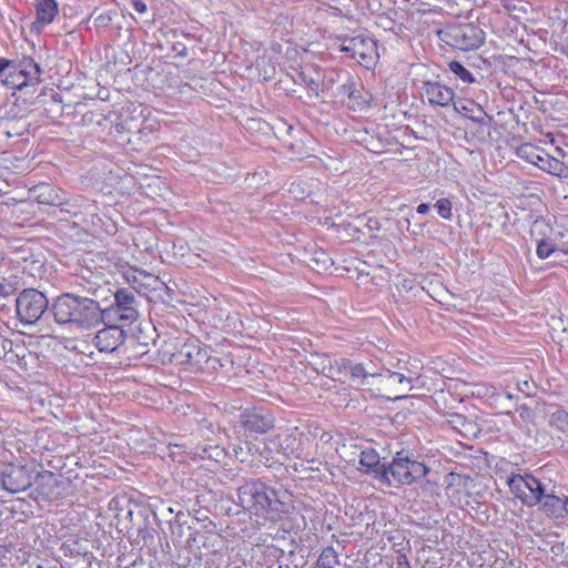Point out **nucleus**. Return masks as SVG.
<instances>
[{"mask_svg":"<svg viewBox=\"0 0 568 568\" xmlns=\"http://www.w3.org/2000/svg\"><path fill=\"white\" fill-rule=\"evenodd\" d=\"M564 504H565V517L568 515V496L565 497V500H564Z\"/></svg>","mask_w":568,"mask_h":568,"instance_id":"45","label":"nucleus"},{"mask_svg":"<svg viewBox=\"0 0 568 568\" xmlns=\"http://www.w3.org/2000/svg\"><path fill=\"white\" fill-rule=\"evenodd\" d=\"M554 230L542 216L537 217L530 227V236L537 242L552 239Z\"/></svg>","mask_w":568,"mask_h":568,"instance_id":"30","label":"nucleus"},{"mask_svg":"<svg viewBox=\"0 0 568 568\" xmlns=\"http://www.w3.org/2000/svg\"><path fill=\"white\" fill-rule=\"evenodd\" d=\"M406 224H407V230L409 229V225H410V220L409 219H406L405 220Z\"/></svg>","mask_w":568,"mask_h":568,"instance_id":"53","label":"nucleus"},{"mask_svg":"<svg viewBox=\"0 0 568 568\" xmlns=\"http://www.w3.org/2000/svg\"><path fill=\"white\" fill-rule=\"evenodd\" d=\"M396 564L402 568H410L409 560L405 554H398L396 557Z\"/></svg>","mask_w":568,"mask_h":568,"instance_id":"39","label":"nucleus"},{"mask_svg":"<svg viewBox=\"0 0 568 568\" xmlns=\"http://www.w3.org/2000/svg\"><path fill=\"white\" fill-rule=\"evenodd\" d=\"M180 355L183 362L197 366L209 361L207 348H203L196 344H184Z\"/></svg>","mask_w":568,"mask_h":568,"instance_id":"26","label":"nucleus"},{"mask_svg":"<svg viewBox=\"0 0 568 568\" xmlns=\"http://www.w3.org/2000/svg\"><path fill=\"white\" fill-rule=\"evenodd\" d=\"M513 398H514V396L509 392H503V393L497 394V400L506 399L508 402H511Z\"/></svg>","mask_w":568,"mask_h":568,"instance_id":"43","label":"nucleus"},{"mask_svg":"<svg viewBox=\"0 0 568 568\" xmlns=\"http://www.w3.org/2000/svg\"><path fill=\"white\" fill-rule=\"evenodd\" d=\"M485 132H488V126H484V128H480L478 129V133H481L484 134Z\"/></svg>","mask_w":568,"mask_h":568,"instance_id":"46","label":"nucleus"},{"mask_svg":"<svg viewBox=\"0 0 568 568\" xmlns=\"http://www.w3.org/2000/svg\"><path fill=\"white\" fill-rule=\"evenodd\" d=\"M338 565V554L333 546L324 548L316 561L318 568H334Z\"/></svg>","mask_w":568,"mask_h":568,"instance_id":"33","label":"nucleus"},{"mask_svg":"<svg viewBox=\"0 0 568 568\" xmlns=\"http://www.w3.org/2000/svg\"><path fill=\"white\" fill-rule=\"evenodd\" d=\"M339 93L347 95V106L356 112H364L371 108L372 94L357 85L353 78L346 73V80L339 89Z\"/></svg>","mask_w":568,"mask_h":568,"instance_id":"17","label":"nucleus"},{"mask_svg":"<svg viewBox=\"0 0 568 568\" xmlns=\"http://www.w3.org/2000/svg\"><path fill=\"white\" fill-rule=\"evenodd\" d=\"M444 40L453 48L470 51L485 42V32L474 23L455 24L444 31Z\"/></svg>","mask_w":568,"mask_h":568,"instance_id":"9","label":"nucleus"},{"mask_svg":"<svg viewBox=\"0 0 568 568\" xmlns=\"http://www.w3.org/2000/svg\"><path fill=\"white\" fill-rule=\"evenodd\" d=\"M275 418L265 407H253L241 414V424L246 432L265 434L274 427Z\"/></svg>","mask_w":568,"mask_h":568,"instance_id":"14","label":"nucleus"},{"mask_svg":"<svg viewBox=\"0 0 568 568\" xmlns=\"http://www.w3.org/2000/svg\"><path fill=\"white\" fill-rule=\"evenodd\" d=\"M186 523V515L183 511H178L174 518V524H178V531H172L173 535H178L179 538L182 537V525Z\"/></svg>","mask_w":568,"mask_h":568,"instance_id":"36","label":"nucleus"},{"mask_svg":"<svg viewBox=\"0 0 568 568\" xmlns=\"http://www.w3.org/2000/svg\"><path fill=\"white\" fill-rule=\"evenodd\" d=\"M455 110L478 126H489L493 118L487 114L483 106L473 100H462L454 103Z\"/></svg>","mask_w":568,"mask_h":568,"instance_id":"23","label":"nucleus"},{"mask_svg":"<svg viewBox=\"0 0 568 568\" xmlns=\"http://www.w3.org/2000/svg\"><path fill=\"white\" fill-rule=\"evenodd\" d=\"M406 396L405 395H396L394 397V400H398V399H402V398H405Z\"/></svg>","mask_w":568,"mask_h":568,"instance_id":"50","label":"nucleus"},{"mask_svg":"<svg viewBox=\"0 0 568 568\" xmlns=\"http://www.w3.org/2000/svg\"><path fill=\"white\" fill-rule=\"evenodd\" d=\"M523 384H524L523 387L521 386L518 387L519 390H521V392L524 390V388H526V386H528V382H524Z\"/></svg>","mask_w":568,"mask_h":568,"instance_id":"48","label":"nucleus"},{"mask_svg":"<svg viewBox=\"0 0 568 568\" xmlns=\"http://www.w3.org/2000/svg\"><path fill=\"white\" fill-rule=\"evenodd\" d=\"M105 320H118L131 324L138 316V301L131 288H119L114 293V304L105 307Z\"/></svg>","mask_w":568,"mask_h":568,"instance_id":"11","label":"nucleus"},{"mask_svg":"<svg viewBox=\"0 0 568 568\" xmlns=\"http://www.w3.org/2000/svg\"><path fill=\"white\" fill-rule=\"evenodd\" d=\"M131 6L136 12L141 14L148 12V4L143 0H131Z\"/></svg>","mask_w":568,"mask_h":568,"instance_id":"37","label":"nucleus"},{"mask_svg":"<svg viewBox=\"0 0 568 568\" xmlns=\"http://www.w3.org/2000/svg\"><path fill=\"white\" fill-rule=\"evenodd\" d=\"M9 549L6 545H0V561L7 558Z\"/></svg>","mask_w":568,"mask_h":568,"instance_id":"44","label":"nucleus"},{"mask_svg":"<svg viewBox=\"0 0 568 568\" xmlns=\"http://www.w3.org/2000/svg\"><path fill=\"white\" fill-rule=\"evenodd\" d=\"M204 568H219V567H213V566H212L211 564H209V562H205V566H204Z\"/></svg>","mask_w":568,"mask_h":568,"instance_id":"52","label":"nucleus"},{"mask_svg":"<svg viewBox=\"0 0 568 568\" xmlns=\"http://www.w3.org/2000/svg\"><path fill=\"white\" fill-rule=\"evenodd\" d=\"M6 68L19 70L24 77L23 83L36 87L41 82L42 70L31 57H22L18 60L0 57V72L7 70Z\"/></svg>","mask_w":568,"mask_h":568,"instance_id":"16","label":"nucleus"},{"mask_svg":"<svg viewBox=\"0 0 568 568\" xmlns=\"http://www.w3.org/2000/svg\"><path fill=\"white\" fill-rule=\"evenodd\" d=\"M523 384H524L523 387L521 386L518 387L519 390H521V392L524 390V388H526V386H528V382H524Z\"/></svg>","mask_w":568,"mask_h":568,"instance_id":"47","label":"nucleus"},{"mask_svg":"<svg viewBox=\"0 0 568 568\" xmlns=\"http://www.w3.org/2000/svg\"><path fill=\"white\" fill-rule=\"evenodd\" d=\"M63 202L64 203L63 206H61V211H64L74 217H77L79 214H82L83 212H89L90 209L94 206L92 203H90L82 196L68 199L65 192Z\"/></svg>","mask_w":568,"mask_h":568,"instance_id":"29","label":"nucleus"},{"mask_svg":"<svg viewBox=\"0 0 568 568\" xmlns=\"http://www.w3.org/2000/svg\"><path fill=\"white\" fill-rule=\"evenodd\" d=\"M429 468L413 454L398 452L387 464L386 475L392 480V487L410 486L424 479Z\"/></svg>","mask_w":568,"mask_h":568,"instance_id":"4","label":"nucleus"},{"mask_svg":"<svg viewBox=\"0 0 568 568\" xmlns=\"http://www.w3.org/2000/svg\"><path fill=\"white\" fill-rule=\"evenodd\" d=\"M90 292H91V294H92L93 296H97V295H98V290H97V288H94V290H90Z\"/></svg>","mask_w":568,"mask_h":568,"instance_id":"51","label":"nucleus"},{"mask_svg":"<svg viewBox=\"0 0 568 568\" xmlns=\"http://www.w3.org/2000/svg\"><path fill=\"white\" fill-rule=\"evenodd\" d=\"M216 449H217V447H211L210 446L207 448L206 446H204V447L201 448V452L196 450L194 454L197 455L202 459H204V458H212L213 455H212L211 450H216Z\"/></svg>","mask_w":568,"mask_h":568,"instance_id":"38","label":"nucleus"},{"mask_svg":"<svg viewBox=\"0 0 568 568\" xmlns=\"http://www.w3.org/2000/svg\"><path fill=\"white\" fill-rule=\"evenodd\" d=\"M30 126L28 113L19 114L13 108L0 120V129L7 138H23L29 134Z\"/></svg>","mask_w":568,"mask_h":568,"instance_id":"19","label":"nucleus"},{"mask_svg":"<svg viewBox=\"0 0 568 568\" xmlns=\"http://www.w3.org/2000/svg\"><path fill=\"white\" fill-rule=\"evenodd\" d=\"M36 21L31 29L40 32L44 27L51 24L59 13V3L57 0H34Z\"/></svg>","mask_w":568,"mask_h":568,"instance_id":"21","label":"nucleus"},{"mask_svg":"<svg viewBox=\"0 0 568 568\" xmlns=\"http://www.w3.org/2000/svg\"><path fill=\"white\" fill-rule=\"evenodd\" d=\"M536 243H537L536 254L541 260L548 258L549 256H551L552 254H556V253L568 254V248L567 250L558 248L555 240H552V239L537 241Z\"/></svg>","mask_w":568,"mask_h":568,"instance_id":"32","label":"nucleus"},{"mask_svg":"<svg viewBox=\"0 0 568 568\" xmlns=\"http://www.w3.org/2000/svg\"><path fill=\"white\" fill-rule=\"evenodd\" d=\"M32 196L40 204H47L52 206H63L64 191L60 187H54L50 184L42 183L36 185L31 190Z\"/></svg>","mask_w":568,"mask_h":568,"instance_id":"25","label":"nucleus"},{"mask_svg":"<svg viewBox=\"0 0 568 568\" xmlns=\"http://www.w3.org/2000/svg\"><path fill=\"white\" fill-rule=\"evenodd\" d=\"M424 92L430 104L439 106H448L455 97L453 89L436 81L424 82Z\"/></svg>","mask_w":568,"mask_h":568,"instance_id":"24","label":"nucleus"},{"mask_svg":"<svg viewBox=\"0 0 568 568\" xmlns=\"http://www.w3.org/2000/svg\"><path fill=\"white\" fill-rule=\"evenodd\" d=\"M36 488L30 496L37 501H54L68 495L70 479L62 478L50 470L38 473L34 477Z\"/></svg>","mask_w":568,"mask_h":568,"instance_id":"8","label":"nucleus"},{"mask_svg":"<svg viewBox=\"0 0 568 568\" xmlns=\"http://www.w3.org/2000/svg\"><path fill=\"white\" fill-rule=\"evenodd\" d=\"M0 72V83L3 87L12 90L22 91L24 88L33 87L30 83H23L24 77L20 73L19 70L9 69Z\"/></svg>","mask_w":568,"mask_h":568,"instance_id":"28","label":"nucleus"},{"mask_svg":"<svg viewBox=\"0 0 568 568\" xmlns=\"http://www.w3.org/2000/svg\"><path fill=\"white\" fill-rule=\"evenodd\" d=\"M48 310L47 296L36 288H24L16 298L17 316L23 325L36 324Z\"/></svg>","mask_w":568,"mask_h":568,"instance_id":"6","label":"nucleus"},{"mask_svg":"<svg viewBox=\"0 0 568 568\" xmlns=\"http://www.w3.org/2000/svg\"><path fill=\"white\" fill-rule=\"evenodd\" d=\"M50 312L57 324L82 331L93 329L105 322V310L97 300L75 293L58 295Z\"/></svg>","mask_w":568,"mask_h":568,"instance_id":"1","label":"nucleus"},{"mask_svg":"<svg viewBox=\"0 0 568 568\" xmlns=\"http://www.w3.org/2000/svg\"><path fill=\"white\" fill-rule=\"evenodd\" d=\"M33 483V471L24 465L7 464L0 471V485L10 494L24 491Z\"/></svg>","mask_w":568,"mask_h":568,"instance_id":"13","label":"nucleus"},{"mask_svg":"<svg viewBox=\"0 0 568 568\" xmlns=\"http://www.w3.org/2000/svg\"><path fill=\"white\" fill-rule=\"evenodd\" d=\"M557 486L551 484L550 490H547L541 503L537 505L538 510L549 518L562 519L565 518V497L566 495L556 494Z\"/></svg>","mask_w":568,"mask_h":568,"instance_id":"22","label":"nucleus"},{"mask_svg":"<svg viewBox=\"0 0 568 568\" xmlns=\"http://www.w3.org/2000/svg\"><path fill=\"white\" fill-rule=\"evenodd\" d=\"M448 70L452 74H454L456 81H460L465 85L479 83L477 78L459 61H450L448 63Z\"/></svg>","mask_w":568,"mask_h":568,"instance_id":"31","label":"nucleus"},{"mask_svg":"<svg viewBox=\"0 0 568 568\" xmlns=\"http://www.w3.org/2000/svg\"><path fill=\"white\" fill-rule=\"evenodd\" d=\"M510 491L526 507L532 508L541 503L547 490H550L551 480L540 479L536 476L525 473L511 474L507 479Z\"/></svg>","mask_w":568,"mask_h":568,"instance_id":"5","label":"nucleus"},{"mask_svg":"<svg viewBox=\"0 0 568 568\" xmlns=\"http://www.w3.org/2000/svg\"><path fill=\"white\" fill-rule=\"evenodd\" d=\"M126 333L119 325H108L95 334L93 343L99 352L112 353L124 343Z\"/></svg>","mask_w":568,"mask_h":568,"instance_id":"18","label":"nucleus"},{"mask_svg":"<svg viewBox=\"0 0 568 568\" xmlns=\"http://www.w3.org/2000/svg\"><path fill=\"white\" fill-rule=\"evenodd\" d=\"M552 417L562 423V425H568V413L564 412V410H560V412H557L552 415Z\"/></svg>","mask_w":568,"mask_h":568,"instance_id":"40","label":"nucleus"},{"mask_svg":"<svg viewBox=\"0 0 568 568\" xmlns=\"http://www.w3.org/2000/svg\"><path fill=\"white\" fill-rule=\"evenodd\" d=\"M517 155L528 163L555 176L564 178L568 174V166L564 162L548 154L544 149L526 143L518 148Z\"/></svg>","mask_w":568,"mask_h":568,"instance_id":"10","label":"nucleus"},{"mask_svg":"<svg viewBox=\"0 0 568 568\" xmlns=\"http://www.w3.org/2000/svg\"><path fill=\"white\" fill-rule=\"evenodd\" d=\"M523 384H524L523 387L521 386L518 387L519 390H521V392L524 390V388H526V386H528V382H524Z\"/></svg>","mask_w":568,"mask_h":568,"instance_id":"49","label":"nucleus"},{"mask_svg":"<svg viewBox=\"0 0 568 568\" xmlns=\"http://www.w3.org/2000/svg\"><path fill=\"white\" fill-rule=\"evenodd\" d=\"M339 50L369 69L375 62L376 43L363 34L342 39Z\"/></svg>","mask_w":568,"mask_h":568,"instance_id":"12","label":"nucleus"},{"mask_svg":"<svg viewBox=\"0 0 568 568\" xmlns=\"http://www.w3.org/2000/svg\"><path fill=\"white\" fill-rule=\"evenodd\" d=\"M430 210V204L429 203H420L417 207H416V212L418 214H427Z\"/></svg>","mask_w":568,"mask_h":568,"instance_id":"42","label":"nucleus"},{"mask_svg":"<svg viewBox=\"0 0 568 568\" xmlns=\"http://www.w3.org/2000/svg\"><path fill=\"white\" fill-rule=\"evenodd\" d=\"M310 445V438L298 427L287 428L285 432L270 437L264 442V450L261 455L264 457V464L275 459L274 454L282 455L288 459H303L306 457V449Z\"/></svg>","mask_w":568,"mask_h":568,"instance_id":"3","label":"nucleus"},{"mask_svg":"<svg viewBox=\"0 0 568 568\" xmlns=\"http://www.w3.org/2000/svg\"><path fill=\"white\" fill-rule=\"evenodd\" d=\"M387 383L394 384V385H400L404 386L403 389L410 390L413 388L412 386V378L406 377L404 374L398 372H390L388 369L385 371V374L383 376Z\"/></svg>","mask_w":568,"mask_h":568,"instance_id":"34","label":"nucleus"},{"mask_svg":"<svg viewBox=\"0 0 568 568\" xmlns=\"http://www.w3.org/2000/svg\"><path fill=\"white\" fill-rule=\"evenodd\" d=\"M335 374L339 375L338 379L341 375L348 376L353 383L361 386L368 384L369 378L383 376V372L377 369L372 361L357 363L348 358L335 359L329 365V376L334 377Z\"/></svg>","mask_w":568,"mask_h":568,"instance_id":"7","label":"nucleus"},{"mask_svg":"<svg viewBox=\"0 0 568 568\" xmlns=\"http://www.w3.org/2000/svg\"><path fill=\"white\" fill-rule=\"evenodd\" d=\"M13 292V287L10 284H0V295L9 296Z\"/></svg>","mask_w":568,"mask_h":568,"instance_id":"41","label":"nucleus"},{"mask_svg":"<svg viewBox=\"0 0 568 568\" xmlns=\"http://www.w3.org/2000/svg\"><path fill=\"white\" fill-rule=\"evenodd\" d=\"M128 516L133 526L136 525V537L132 539V545L140 548L152 545L156 530L151 525L150 515L146 511L139 510L135 515L136 519H140L138 521H135L132 510H129Z\"/></svg>","mask_w":568,"mask_h":568,"instance_id":"20","label":"nucleus"},{"mask_svg":"<svg viewBox=\"0 0 568 568\" xmlns=\"http://www.w3.org/2000/svg\"><path fill=\"white\" fill-rule=\"evenodd\" d=\"M240 506L252 515L278 520L288 513V505L278 493L261 480L247 481L237 488Z\"/></svg>","mask_w":568,"mask_h":568,"instance_id":"2","label":"nucleus"},{"mask_svg":"<svg viewBox=\"0 0 568 568\" xmlns=\"http://www.w3.org/2000/svg\"><path fill=\"white\" fill-rule=\"evenodd\" d=\"M359 465L364 474L372 476L386 487H392V480L386 475L387 465L381 463L379 454L374 448L366 447L362 449L359 454Z\"/></svg>","mask_w":568,"mask_h":568,"instance_id":"15","label":"nucleus"},{"mask_svg":"<svg viewBox=\"0 0 568 568\" xmlns=\"http://www.w3.org/2000/svg\"><path fill=\"white\" fill-rule=\"evenodd\" d=\"M434 207L436 209L438 215L444 220H452L453 216V204L452 201L447 197H442L436 201L434 204Z\"/></svg>","mask_w":568,"mask_h":568,"instance_id":"35","label":"nucleus"},{"mask_svg":"<svg viewBox=\"0 0 568 568\" xmlns=\"http://www.w3.org/2000/svg\"><path fill=\"white\" fill-rule=\"evenodd\" d=\"M291 78L294 83L304 85L312 94L318 97L320 80L314 78L306 68L293 69Z\"/></svg>","mask_w":568,"mask_h":568,"instance_id":"27","label":"nucleus"}]
</instances>
